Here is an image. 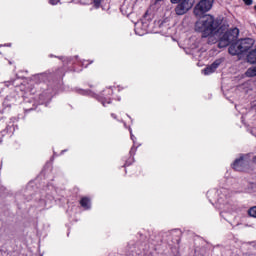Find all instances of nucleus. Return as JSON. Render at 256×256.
<instances>
[{
  "mask_svg": "<svg viewBox=\"0 0 256 256\" xmlns=\"http://www.w3.org/2000/svg\"><path fill=\"white\" fill-rule=\"evenodd\" d=\"M101 1L102 0H93L94 7H96V9H99V7H101Z\"/></svg>",
  "mask_w": 256,
  "mask_h": 256,
  "instance_id": "14",
  "label": "nucleus"
},
{
  "mask_svg": "<svg viewBox=\"0 0 256 256\" xmlns=\"http://www.w3.org/2000/svg\"><path fill=\"white\" fill-rule=\"evenodd\" d=\"M7 129V123H5L3 120H0V133H3Z\"/></svg>",
  "mask_w": 256,
  "mask_h": 256,
  "instance_id": "13",
  "label": "nucleus"
},
{
  "mask_svg": "<svg viewBox=\"0 0 256 256\" xmlns=\"http://www.w3.org/2000/svg\"><path fill=\"white\" fill-rule=\"evenodd\" d=\"M12 85H15V81L12 82Z\"/></svg>",
  "mask_w": 256,
  "mask_h": 256,
  "instance_id": "23",
  "label": "nucleus"
},
{
  "mask_svg": "<svg viewBox=\"0 0 256 256\" xmlns=\"http://www.w3.org/2000/svg\"><path fill=\"white\" fill-rule=\"evenodd\" d=\"M171 3L176 4V15H185L195 5V0H170Z\"/></svg>",
  "mask_w": 256,
  "mask_h": 256,
  "instance_id": "4",
  "label": "nucleus"
},
{
  "mask_svg": "<svg viewBox=\"0 0 256 256\" xmlns=\"http://www.w3.org/2000/svg\"><path fill=\"white\" fill-rule=\"evenodd\" d=\"M0 115H3V111L0 109Z\"/></svg>",
  "mask_w": 256,
  "mask_h": 256,
  "instance_id": "21",
  "label": "nucleus"
},
{
  "mask_svg": "<svg viewBox=\"0 0 256 256\" xmlns=\"http://www.w3.org/2000/svg\"><path fill=\"white\" fill-rule=\"evenodd\" d=\"M237 37H239V30L237 28L226 31L222 35L218 47H227V45L233 43V41H236Z\"/></svg>",
  "mask_w": 256,
  "mask_h": 256,
  "instance_id": "5",
  "label": "nucleus"
},
{
  "mask_svg": "<svg viewBox=\"0 0 256 256\" xmlns=\"http://www.w3.org/2000/svg\"><path fill=\"white\" fill-rule=\"evenodd\" d=\"M195 31L201 33L204 38L211 37L219 31V21L211 14L204 15L196 21Z\"/></svg>",
  "mask_w": 256,
  "mask_h": 256,
  "instance_id": "1",
  "label": "nucleus"
},
{
  "mask_svg": "<svg viewBox=\"0 0 256 256\" xmlns=\"http://www.w3.org/2000/svg\"><path fill=\"white\" fill-rule=\"evenodd\" d=\"M252 162L256 164V156L252 158Z\"/></svg>",
  "mask_w": 256,
  "mask_h": 256,
  "instance_id": "19",
  "label": "nucleus"
},
{
  "mask_svg": "<svg viewBox=\"0 0 256 256\" xmlns=\"http://www.w3.org/2000/svg\"><path fill=\"white\" fill-rule=\"evenodd\" d=\"M245 75H246V77H256V66L250 67L246 71Z\"/></svg>",
  "mask_w": 256,
  "mask_h": 256,
  "instance_id": "11",
  "label": "nucleus"
},
{
  "mask_svg": "<svg viewBox=\"0 0 256 256\" xmlns=\"http://www.w3.org/2000/svg\"><path fill=\"white\" fill-rule=\"evenodd\" d=\"M244 3H245V5H253V0H242Z\"/></svg>",
  "mask_w": 256,
  "mask_h": 256,
  "instance_id": "15",
  "label": "nucleus"
},
{
  "mask_svg": "<svg viewBox=\"0 0 256 256\" xmlns=\"http://www.w3.org/2000/svg\"><path fill=\"white\" fill-rule=\"evenodd\" d=\"M80 205L83 209H91V198L85 196L80 199Z\"/></svg>",
  "mask_w": 256,
  "mask_h": 256,
  "instance_id": "9",
  "label": "nucleus"
},
{
  "mask_svg": "<svg viewBox=\"0 0 256 256\" xmlns=\"http://www.w3.org/2000/svg\"><path fill=\"white\" fill-rule=\"evenodd\" d=\"M59 59H63V57H59Z\"/></svg>",
  "mask_w": 256,
  "mask_h": 256,
  "instance_id": "25",
  "label": "nucleus"
},
{
  "mask_svg": "<svg viewBox=\"0 0 256 256\" xmlns=\"http://www.w3.org/2000/svg\"><path fill=\"white\" fill-rule=\"evenodd\" d=\"M253 39L251 38H244L236 43H233L228 48V53L230 55H244V53H247L253 47Z\"/></svg>",
  "mask_w": 256,
  "mask_h": 256,
  "instance_id": "2",
  "label": "nucleus"
},
{
  "mask_svg": "<svg viewBox=\"0 0 256 256\" xmlns=\"http://www.w3.org/2000/svg\"><path fill=\"white\" fill-rule=\"evenodd\" d=\"M213 3H215V0H200L194 7V15L203 17L205 13H209L213 9Z\"/></svg>",
  "mask_w": 256,
  "mask_h": 256,
  "instance_id": "3",
  "label": "nucleus"
},
{
  "mask_svg": "<svg viewBox=\"0 0 256 256\" xmlns=\"http://www.w3.org/2000/svg\"><path fill=\"white\" fill-rule=\"evenodd\" d=\"M135 153V149H131L130 150V156L124 157L123 158V163H121V167H129V165H133V162L135 161V159L133 158V154Z\"/></svg>",
  "mask_w": 256,
  "mask_h": 256,
  "instance_id": "8",
  "label": "nucleus"
},
{
  "mask_svg": "<svg viewBox=\"0 0 256 256\" xmlns=\"http://www.w3.org/2000/svg\"><path fill=\"white\" fill-rule=\"evenodd\" d=\"M93 97L99 101L103 107H107L113 103V90L106 88L100 94H94Z\"/></svg>",
  "mask_w": 256,
  "mask_h": 256,
  "instance_id": "6",
  "label": "nucleus"
},
{
  "mask_svg": "<svg viewBox=\"0 0 256 256\" xmlns=\"http://www.w3.org/2000/svg\"><path fill=\"white\" fill-rule=\"evenodd\" d=\"M91 64H93V60L88 61V65H91Z\"/></svg>",
  "mask_w": 256,
  "mask_h": 256,
  "instance_id": "20",
  "label": "nucleus"
},
{
  "mask_svg": "<svg viewBox=\"0 0 256 256\" xmlns=\"http://www.w3.org/2000/svg\"><path fill=\"white\" fill-rule=\"evenodd\" d=\"M248 215H250V217H254L256 219V206H253L248 210Z\"/></svg>",
  "mask_w": 256,
  "mask_h": 256,
  "instance_id": "12",
  "label": "nucleus"
},
{
  "mask_svg": "<svg viewBox=\"0 0 256 256\" xmlns=\"http://www.w3.org/2000/svg\"><path fill=\"white\" fill-rule=\"evenodd\" d=\"M60 0H49L50 5H57Z\"/></svg>",
  "mask_w": 256,
  "mask_h": 256,
  "instance_id": "16",
  "label": "nucleus"
},
{
  "mask_svg": "<svg viewBox=\"0 0 256 256\" xmlns=\"http://www.w3.org/2000/svg\"><path fill=\"white\" fill-rule=\"evenodd\" d=\"M157 2H161V1H163V0H156Z\"/></svg>",
  "mask_w": 256,
  "mask_h": 256,
  "instance_id": "22",
  "label": "nucleus"
},
{
  "mask_svg": "<svg viewBox=\"0 0 256 256\" xmlns=\"http://www.w3.org/2000/svg\"><path fill=\"white\" fill-rule=\"evenodd\" d=\"M221 61H223V59L216 60L212 63V65H221Z\"/></svg>",
  "mask_w": 256,
  "mask_h": 256,
  "instance_id": "17",
  "label": "nucleus"
},
{
  "mask_svg": "<svg viewBox=\"0 0 256 256\" xmlns=\"http://www.w3.org/2000/svg\"><path fill=\"white\" fill-rule=\"evenodd\" d=\"M254 10L256 11V5L254 6Z\"/></svg>",
  "mask_w": 256,
  "mask_h": 256,
  "instance_id": "24",
  "label": "nucleus"
},
{
  "mask_svg": "<svg viewBox=\"0 0 256 256\" xmlns=\"http://www.w3.org/2000/svg\"><path fill=\"white\" fill-rule=\"evenodd\" d=\"M250 164L251 158L249 157V154L241 155L233 162L232 169H234V171L243 172L249 169Z\"/></svg>",
  "mask_w": 256,
  "mask_h": 256,
  "instance_id": "7",
  "label": "nucleus"
},
{
  "mask_svg": "<svg viewBox=\"0 0 256 256\" xmlns=\"http://www.w3.org/2000/svg\"><path fill=\"white\" fill-rule=\"evenodd\" d=\"M217 67H219V65L207 66L205 69L202 70V73L203 75H211L212 73H215V71H217Z\"/></svg>",
  "mask_w": 256,
  "mask_h": 256,
  "instance_id": "10",
  "label": "nucleus"
},
{
  "mask_svg": "<svg viewBox=\"0 0 256 256\" xmlns=\"http://www.w3.org/2000/svg\"><path fill=\"white\" fill-rule=\"evenodd\" d=\"M111 118L115 119L116 121H119V119L117 118V114L115 113H111Z\"/></svg>",
  "mask_w": 256,
  "mask_h": 256,
  "instance_id": "18",
  "label": "nucleus"
}]
</instances>
